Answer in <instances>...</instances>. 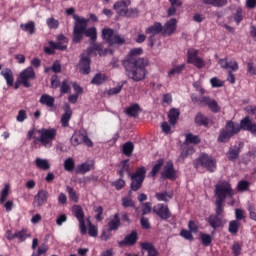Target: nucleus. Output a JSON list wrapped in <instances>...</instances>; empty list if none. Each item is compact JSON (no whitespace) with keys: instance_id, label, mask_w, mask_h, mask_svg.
Listing matches in <instances>:
<instances>
[{"instance_id":"3","label":"nucleus","mask_w":256,"mask_h":256,"mask_svg":"<svg viewBox=\"0 0 256 256\" xmlns=\"http://www.w3.org/2000/svg\"><path fill=\"white\" fill-rule=\"evenodd\" d=\"M74 19H76V23L73 29V43H81V41H83V35H85V37H89L90 41L95 43V41H97V28H87L88 20L85 18L74 16Z\"/></svg>"},{"instance_id":"64","label":"nucleus","mask_w":256,"mask_h":256,"mask_svg":"<svg viewBox=\"0 0 256 256\" xmlns=\"http://www.w3.org/2000/svg\"><path fill=\"white\" fill-rule=\"evenodd\" d=\"M94 211L96 214L95 219L96 221H102L103 220V206H95Z\"/></svg>"},{"instance_id":"25","label":"nucleus","mask_w":256,"mask_h":256,"mask_svg":"<svg viewBox=\"0 0 256 256\" xmlns=\"http://www.w3.org/2000/svg\"><path fill=\"white\" fill-rule=\"evenodd\" d=\"M108 231H118L121 227V217L119 213L114 214L113 218L107 223Z\"/></svg>"},{"instance_id":"54","label":"nucleus","mask_w":256,"mask_h":256,"mask_svg":"<svg viewBox=\"0 0 256 256\" xmlns=\"http://www.w3.org/2000/svg\"><path fill=\"white\" fill-rule=\"evenodd\" d=\"M233 17L236 25H240L241 21H243V8L238 7L233 14Z\"/></svg>"},{"instance_id":"35","label":"nucleus","mask_w":256,"mask_h":256,"mask_svg":"<svg viewBox=\"0 0 256 256\" xmlns=\"http://www.w3.org/2000/svg\"><path fill=\"white\" fill-rule=\"evenodd\" d=\"M141 111V107L139 106V104L135 103L133 105H131L130 107H128L125 111L126 115H128L129 117H139V112Z\"/></svg>"},{"instance_id":"14","label":"nucleus","mask_w":256,"mask_h":256,"mask_svg":"<svg viewBox=\"0 0 256 256\" xmlns=\"http://www.w3.org/2000/svg\"><path fill=\"white\" fill-rule=\"evenodd\" d=\"M29 79H35V70L32 66L27 67L20 73V80L24 87L29 88L31 87V83Z\"/></svg>"},{"instance_id":"48","label":"nucleus","mask_w":256,"mask_h":256,"mask_svg":"<svg viewBox=\"0 0 256 256\" xmlns=\"http://www.w3.org/2000/svg\"><path fill=\"white\" fill-rule=\"evenodd\" d=\"M20 29H22V31L29 33L30 35H33V33H35V22L30 21L26 24H21Z\"/></svg>"},{"instance_id":"62","label":"nucleus","mask_w":256,"mask_h":256,"mask_svg":"<svg viewBox=\"0 0 256 256\" xmlns=\"http://www.w3.org/2000/svg\"><path fill=\"white\" fill-rule=\"evenodd\" d=\"M124 178H119L118 180L112 182V187H115L116 191H121L125 187V180Z\"/></svg>"},{"instance_id":"57","label":"nucleus","mask_w":256,"mask_h":256,"mask_svg":"<svg viewBox=\"0 0 256 256\" xmlns=\"http://www.w3.org/2000/svg\"><path fill=\"white\" fill-rule=\"evenodd\" d=\"M88 235L90 237H97L98 235L97 226L93 225V223H91V220L89 218H88Z\"/></svg>"},{"instance_id":"17","label":"nucleus","mask_w":256,"mask_h":256,"mask_svg":"<svg viewBox=\"0 0 256 256\" xmlns=\"http://www.w3.org/2000/svg\"><path fill=\"white\" fill-rule=\"evenodd\" d=\"M201 103L203 107H208L212 113H219L221 111V106L215 100L207 96L201 97Z\"/></svg>"},{"instance_id":"9","label":"nucleus","mask_w":256,"mask_h":256,"mask_svg":"<svg viewBox=\"0 0 256 256\" xmlns=\"http://www.w3.org/2000/svg\"><path fill=\"white\" fill-rule=\"evenodd\" d=\"M187 63L194 65L197 69H203V67H205V60L199 57V50L195 48H189L187 50Z\"/></svg>"},{"instance_id":"32","label":"nucleus","mask_w":256,"mask_h":256,"mask_svg":"<svg viewBox=\"0 0 256 256\" xmlns=\"http://www.w3.org/2000/svg\"><path fill=\"white\" fill-rule=\"evenodd\" d=\"M35 165L37 169H41L42 171H49L51 169V164H49V160L47 159L36 158Z\"/></svg>"},{"instance_id":"10","label":"nucleus","mask_w":256,"mask_h":256,"mask_svg":"<svg viewBox=\"0 0 256 256\" xmlns=\"http://www.w3.org/2000/svg\"><path fill=\"white\" fill-rule=\"evenodd\" d=\"M49 201V192L45 189H40L34 196L32 205L34 209H41V207H45L47 202Z\"/></svg>"},{"instance_id":"41","label":"nucleus","mask_w":256,"mask_h":256,"mask_svg":"<svg viewBox=\"0 0 256 256\" xmlns=\"http://www.w3.org/2000/svg\"><path fill=\"white\" fill-rule=\"evenodd\" d=\"M180 114L181 113L179 112V109H176V108L170 109L169 114H168V119H169L171 125H177V119H179Z\"/></svg>"},{"instance_id":"6","label":"nucleus","mask_w":256,"mask_h":256,"mask_svg":"<svg viewBox=\"0 0 256 256\" xmlns=\"http://www.w3.org/2000/svg\"><path fill=\"white\" fill-rule=\"evenodd\" d=\"M214 194L216 197V201H225L227 197H229V199H232L233 195H235L231 184L227 181H221L216 184Z\"/></svg>"},{"instance_id":"44","label":"nucleus","mask_w":256,"mask_h":256,"mask_svg":"<svg viewBox=\"0 0 256 256\" xmlns=\"http://www.w3.org/2000/svg\"><path fill=\"white\" fill-rule=\"evenodd\" d=\"M204 5H212V7H225L227 5V0H202Z\"/></svg>"},{"instance_id":"55","label":"nucleus","mask_w":256,"mask_h":256,"mask_svg":"<svg viewBox=\"0 0 256 256\" xmlns=\"http://www.w3.org/2000/svg\"><path fill=\"white\" fill-rule=\"evenodd\" d=\"M231 251L234 256H240L241 251H243V245L239 242H234L233 245L231 246Z\"/></svg>"},{"instance_id":"12","label":"nucleus","mask_w":256,"mask_h":256,"mask_svg":"<svg viewBox=\"0 0 256 256\" xmlns=\"http://www.w3.org/2000/svg\"><path fill=\"white\" fill-rule=\"evenodd\" d=\"M152 213L157 215L162 221H167V219H171V211L169 210V206L158 203L153 206Z\"/></svg>"},{"instance_id":"29","label":"nucleus","mask_w":256,"mask_h":256,"mask_svg":"<svg viewBox=\"0 0 256 256\" xmlns=\"http://www.w3.org/2000/svg\"><path fill=\"white\" fill-rule=\"evenodd\" d=\"M0 75H2V77H4L8 87H13L15 77L13 76V71H11V69L6 68L5 70H2L0 72Z\"/></svg>"},{"instance_id":"2","label":"nucleus","mask_w":256,"mask_h":256,"mask_svg":"<svg viewBox=\"0 0 256 256\" xmlns=\"http://www.w3.org/2000/svg\"><path fill=\"white\" fill-rule=\"evenodd\" d=\"M36 133H38L37 136L35 135V128L31 129L27 133V139L31 141L33 139V145H39L41 143L42 147L51 148L53 147V141H55L57 137V129L55 128H42L36 130Z\"/></svg>"},{"instance_id":"23","label":"nucleus","mask_w":256,"mask_h":256,"mask_svg":"<svg viewBox=\"0 0 256 256\" xmlns=\"http://www.w3.org/2000/svg\"><path fill=\"white\" fill-rule=\"evenodd\" d=\"M145 33L146 35H151L152 37L159 35V33L163 35V24H161V22H154L153 25L146 28Z\"/></svg>"},{"instance_id":"24","label":"nucleus","mask_w":256,"mask_h":256,"mask_svg":"<svg viewBox=\"0 0 256 256\" xmlns=\"http://www.w3.org/2000/svg\"><path fill=\"white\" fill-rule=\"evenodd\" d=\"M95 169V165L93 163H87L84 162L82 164H79L75 168L76 175H85L86 173H89V171Z\"/></svg>"},{"instance_id":"4","label":"nucleus","mask_w":256,"mask_h":256,"mask_svg":"<svg viewBox=\"0 0 256 256\" xmlns=\"http://www.w3.org/2000/svg\"><path fill=\"white\" fill-rule=\"evenodd\" d=\"M239 133H241L239 123L228 120L225 127L220 130L217 141L218 143H229L231 138L235 137V135Z\"/></svg>"},{"instance_id":"16","label":"nucleus","mask_w":256,"mask_h":256,"mask_svg":"<svg viewBox=\"0 0 256 256\" xmlns=\"http://www.w3.org/2000/svg\"><path fill=\"white\" fill-rule=\"evenodd\" d=\"M206 222L213 228L214 231H217V229L225 225V220L221 216H217V214H211L206 218Z\"/></svg>"},{"instance_id":"58","label":"nucleus","mask_w":256,"mask_h":256,"mask_svg":"<svg viewBox=\"0 0 256 256\" xmlns=\"http://www.w3.org/2000/svg\"><path fill=\"white\" fill-rule=\"evenodd\" d=\"M251 186V183H249V181L247 180H242L240 182H238L237 185V191H249V187Z\"/></svg>"},{"instance_id":"43","label":"nucleus","mask_w":256,"mask_h":256,"mask_svg":"<svg viewBox=\"0 0 256 256\" xmlns=\"http://www.w3.org/2000/svg\"><path fill=\"white\" fill-rule=\"evenodd\" d=\"M121 17H129L135 19V17H139V10L137 8H127L126 11L120 12Z\"/></svg>"},{"instance_id":"34","label":"nucleus","mask_w":256,"mask_h":256,"mask_svg":"<svg viewBox=\"0 0 256 256\" xmlns=\"http://www.w3.org/2000/svg\"><path fill=\"white\" fill-rule=\"evenodd\" d=\"M173 67L168 71V77H175V75H181L185 69V63L180 65H174Z\"/></svg>"},{"instance_id":"59","label":"nucleus","mask_w":256,"mask_h":256,"mask_svg":"<svg viewBox=\"0 0 256 256\" xmlns=\"http://www.w3.org/2000/svg\"><path fill=\"white\" fill-rule=\"evenodd\" d=\"M195 153V149L193 147H184L181 151L180 157L181 159H187L188 155H193Z\"/></svg>"},{"instance_id":"38","label":"nucleus","mask_w":256,"mask_h":256,"mask_svg":"<svg viewBox=\"0 0 256 256\" xmlns=\"http://www.w3.org/2000/svg\"><path fill=\"white\" fill-rule=\"evenodd\" d=\"M133 151H135V145L131 141L124 143L122 146V153L126 155V157H131Z\"/></svg>"},{"instance_id":"37","label":"nucleus","mask_w":256,"mask_h":256,"mask_svg":"<svg viewBox=\"0 0 256 256\" xmlns=\"http://www.w3.org/2000/svg\"><path fill=\"white\" fill-rule=\"evenodd\" d=\"M173 197V192H157L155 194V198L157 201H164L165 203H169V200Z\"/></svg>"},{"instance_id":"50","label":"nucleus","mask_w":256,"mask_h":256,"mask_svg":"<svg viewBox=\"0 0 256 256\" xmlns=\"http://www.w3.org/2000/svg\"><path fill=\"white\" fill-rule=\"evenodd\" d=\"M11 189V186L9 184H6L4 188L1 191L0 194V204L3 205L5 201H7V197H9V191Z\"/></svg>"},{"instance_id":"53","label":"nucleus","mask_w":256,"mask_h":256,"mask_svg":"<svg viewBox=\"0 0 256 256\" xmlns=\"http://www.w3.org/2000/svg\"><path fill=\"white\" fill-rule=\"evenodd\" d=\"M122 207H124V209H127L128 207L135 209V201H133V199H131L129 196L123 197Z\"/></svg>"},{"instance_id":"20","label":"nucleus","mask_w":256,"mask_h":256,"mask_svg":"<svg viewBox=\"0 0 256 256\" xmlns=\"http://www.w3.org/2000/svg\"><path fill=\"white\" fill-rule=\"evenodd\" d=\"M79 63L80 73H82V75H89L91 73V58L82 54Z\"/></svg>"},{"instance_id":"11","label":"nucleus","mask_w":256,"mask_h":256,"mask_svg":"<svg viewBox=\"0 0 256 256\" xmlns=\"http://www.w3.org/2000/svg\"><path fill=\"white\" fill-rule=\"evenodd\" d=\"M74 217H76L79 223V229L81 235H87V226L85 225V212L83 208L79 205L73 207Z\"/></svg>"},{"instance_id":"8","label":"nucleus","mask_w":256,"mask_h":256,"mask_svg":"<svg viewBox=\"0 0 256 256\" xmlns=\"http://www.w3.org/2000/svg\"><path fill=\"white\" fill-rule=\"evenodd\" d=\"M102 39L108 45H125V37L115 33L111 28L102 29Z\"/></svg>"},{"instance_id":"1","label":"nucleus","mask_w":256,"mask_h":256,"mask_svg":"<svg viewBox=\"0 0 256 256\" xmlns=\"http://www.w3.org/2000/svg\"><path fill=\"white\" fill-rule=\"evenodd\" d=\"M139 55H143V48L131 49L126 59L122 62L127 78L136 83L145 79L147 67H149V60L141 58Z\"/></svg>"},{"instance_id":"19","label":"nucleus","mask_w":256,"mask_h":256,"mask_svg":"<svg viewBox=\"0 0 256 256\" xmlns=\"http://www.w3.org/2000/svg\"><path fill=\"white\" fill-rule=\"evenodd\" d=\"M241 149H243V143H239L238 146H231L226 153V157L228 160L232 162H236L239 159V155H241Z\"/></svg>"},{"instance_id":"46","label":"nucleus","mask_w":256,"mask_h":256,"mask_svg":"<svg viewBox=\"0 0 256 256\" xmlns=\"http://www.w3.org/2000/svg\"><path fill=\"white\" fill-rule=\"evenodd\" d=\"M239 227H241L239 221L232 220L229 222L228 231L231 233V235H237V233H239Z\"/></svg>"},{"instance_id":"47","label":"nucleus","mask_w":256,"mask_h":256,"mask_svg":"<svg viewBox=\"0 0 256 256\" xmlns=\"http://www.w3.org/2000/svg\"><path fill=\"white\" fill-rule=\"evenodd\" d=\"M64 169L68 173H73L75 171V159L69 157L64 161Z\"/></svg>"},{"instance_id":"36","label":"nucleus","mask_w":256,"mask_h":256,"mask_svg":"<svg viewBox=\"0 0 256 256\" xmlns=\"http://www.w3.org/2000/svg\"><path fill=\"white\" fill-rule=\"evenodd\" d=\"M107 75L99 72L91 80V85H103L107 81Z\"/></svg>"},{"instance_id":"33","label":"nucleus","mask_w":256,"mask_h":256,"mask_svg":"<svg viewBox=\"0 0 256 256\" xmlns=\"http://www.w3.org/2000/svg\"><path fill=\"white\" fill-rule=\"evenodd\" d=\"M185 137L184 145H199V143H201V138L192 133L186 134Z\"/></svg>"},{"instance_id":"31","label":"nucleus","mask_w":256,"mask_h":256,"mask_svg":"<svg viewBox=\"0 0 256 256\" xmlns=\"http://www.w3.org/2000/svg\"><path fill=\"white\" fill-rule=\"evenodd\" d=\"M39 103L41 105H46V107H54L55 106V98L48 94H43L40 97Z\"/></svg>"},{"instance_id":"22","label":"nucleus","mask_w":256,"mask_h":256,"mask_svg":"<svg viewBox=\"0 0 256 256\" xmlns=\"http://www.w3.org/2000/svg\"><path fill=\"white\" fill-rule=\"evenodd\" d=\"M194 123L196 127H205L206 129H209V117L201 112H198L194 117Z\"/></svg>"},{"instance_id":"52","label":"nucleus","mask_w":256,"mask_h":256,"mask_svg":"<svg viewBox=\"0 0 256 256\" xmlns=\"http://www.w3.org/2000/svg\"><path fill=\"white\" fill-rule=\"evenodd\" d=\"M200 239H201V243H202V245H204V247H209V245H211V243H213V237H211V235L206 234V233H202L200 235Z\"/></svg>"},{"instance_id":"7","label":"nucleus","mask_w":256,"mask_h":256,"mask_svg":"<svg viewBox=\"0 0 256 256\" xmlns=\"http://www.w3.org/2000/svg\"><path fill=\"white\" fill-rule=\"evenodd\" d=\"M67 43H69V38L60 34L57 36V42L50 41L49 47H45L44 51L47 55H55V50L67 51Z\"/></svg>"},{"instance_id":"60","label":"nucleus","mask_w":256,"mask_h":256,"mask_svg":"<svg viewBox=\"0 0 256 256\" xmlns=\"http://www.w3.org/2000/svg\"><path fill=\"white\" fill-rule=\"evenodd\" d=\"M180 237H183V239H186V241H193V232L187 229H182L180 231Z\"/></svg>"},{"instance_id":"27","label":"nucleus","mask_w":256,"mask_h":256,"mask_svg":"<svg viewBox=\"0 0 256 256\" xmlns=\"http://www.w3.org/2000/svg\"><path fill=\"white\" fill-rule=\"evenodd\" d=\"M147 176V168L145 166H140L136 168V171L131 174L130 179H138L139 181H145Z\"/></svg>"},{"instance_id":"28","label":"nucleus","mask_w":256,"mask_h":256,"mask_svg":"<svg viewBox=\"0 0 256 256\" xmlns=\"http://www.w3.org/2000/svg\"><path fill=\"white\" fill-rule=\"evenodd\" d=\"M64 111L65 112L61 117L62 127H69V121H71V117L73 116V110H71V106L67 105Z\"/></svg>"},{"instance_id":"63","label":"nucleus","mask_w":256,"mask_h":256,"mask_svg":"<svg viewBox=\"0 0 256 256\" xmlns=\"http://www.w3.org/2000/svg\"><path fill=\"white\" fill-rule=\"evenodd\" d=\"M49 29H58L59 28V20L55 18H48L46 21Z\"/></svg>"},{"instance_id":"49","label":"nucleus","mask_w":256,"mask_h":256,"mask_svg":"<svg viewBox=\"0 0 256 256\" xmlns=\"http://www.w3.org/2000/svg\"><path fill=\"white\" fill-rule=\"evenodd\" d=\"M131 179V184H130V189L131 191H139L141 187H143V180H138L137 178H130Z\"/></svg>"},{"instance_id":"18","label":"nucleus","mask_w":256,"mask_h":256,"mask_svg":"<svg viewBox=\"0 0 256 256\" xmlns=\"http://www.w3.org/2000/svg\"><path fill=\"white\" fill-rule=\"evenodd\" d=\"M177 31V20L175 18H172L168 20L162 29V35H168V37H171V35L175 34Z\"/></svg>"},{"instance_id":"26","label":"nucleus","mask_w":256,"mask_h":256,"mask_svg":"<svg viewBox=\"0 0 256 256\" xmlns=\"http://www.w3.org/2000/svg\"><path fill=\"white\" fill-rule=\"evenodd\" d=\"M219 65L222 69H231L232 71H239V64L237 61H227V58L220 59L219 60Z\"/></svg>"},{"instance_id":"39","label":"nucleus","mask_w":256,"mask_h":256,"mask_svg":"<svg viewBox=\"0 0 256 256\" xmlns=\"http://www.w3.org/2000/svg\"><path fill=\"white\" fill-rule=\"evenodd\" d=\"M164 164H165V160L163 158L158 159L156 161V165L153 166L150 172V176L157 177V175L159 174V171H161V167H163Z\"/></svg>"},{"instance_id":"42","label":"nucleus","mask_w":256,"mask_h":256,"mask_svg":"<svg viewBox=\"0 0 256 256\" xmlns=\"http://www.w3.org/2000/svg\"><path fill=\"white\" fill-rule=\"evenodd\" d=\"M252 124L253 121H251V118H249V116H246L240 121L239 129L240 131H249V129H251Z\"/></svg>"},{"instance_id":"51","label":"nucleus","mask_w":256,"mask_h":256,"mask_svg":"<svg viewBox=\"0 0 256 256\" xmlns=\"http://www.w3.org/2000/svg\"><path fill=\"white\" fill-rule=\"evenodd\" d=\"M223 203H225V201H221V200H216L215 201V214L218 217H221V215H223V213H225V208L223 207Z\"/></svg>"},{"instance_id":"40","label":"nucleus","mask_w":256,"mask_h":256,"mask_svg":"<svg viewBox=\"0 0 256 256\" xmlns=\"http://www.w3.org/2000/svg\"><path fill=\"white\" fill-rule=\"evenodd\" d=\"M15 237L20 241V243H23V241H27V238L31 237V234H29L27 228H23L22 230L15 232Z\"/></svg>"},{"instance_id":"45","label":"nucleus","mask_w":256,"mask_h":256,"mask_svg":"<svg viewBox=\"0 0 256 256\" xmlns=\"http://www.w3.org/2000/svg\"><path fill=\"white\" fill-rule=\"evenodd\" d=\"M70 143L72 147H78V145H81V143H83V134L74 133L70 138Z\"/></svg>"},{"instance_id":"56","label":"nucleus","mask_w":256,"mask_h":256,"mask_svg":"<svg viewBox=\"0 0 256 256\" xmlns=\"http://www.w3.org/2000/svg\"><path fill=\"white\" fill-rule=\"evenodd\" d=\"M66 191H67L71 201H74V203H77V201H79V197L77 196V192L75 191V188H73L71 186H67Z\"/></svg>"},{"instance_id":"13","label":"nucleus","mask_w":256,"mask_h":256,"mask_svg":"<svg viewBox=\"0 0 256 256\" xmlns=\"http://www.w3.org/2000/svg\"><path fill=\"white\" fill-rule=\"evenodd\" d=\"M137 241H139V233L133 230L130 234H127L122 241L118 242V247H133L137 245Z\"/></svg>"},{"instance_id":"5","label":"nucleus","mask_w":256,"mask_h":256,"mask_svg":"<svg viewBox=\"0 0 256 256\" xmlns=\"http://www.w3.org/2000/svg\"><path fill=\"white\" fill-rule=\"evenodd\" d=\"M193 165L195 169L203 167V169H206L209 173H215V169H217V160L207 153H200L199 157L193 161Z\"/></svg>"},{"instance_id":"61","label":"nucleus","mask_w":256,"mask_h":256,"mask_svg":"<svg viewBox=\"0 0 256 256\" xmlns=\"http://www.w3.org/2000/svg\"><path fill=\"white\" fill-rule=\"evenodd\" d=\"M60 93L62 94L71 93V86L69 85V82L67 80L62 81V84L60 86Z\"/></svg>"},{"instance_id":"30","label":"nucleus","mask_w":256,"mask_h":256,"mask_svg":"<svg viewBox=\"0 0 256 256\" xmlns=\"http://www.w3.org/2000/svg\"><path fill=\"white\" fill-rule=\"evenodd\" d=\"M131 5V0H121L114 4V9L116 13L121 17L122 11H127V8Z\"/></svg>"},{"instance_id":"21","label":"nucleus","mask_w":256,"mask_h":256,"mask_svg":"<svg viewBox=\"0 0 256 256\" xmlns=\"http://www.w3.org/2000/svg\"><path fill=\"white\" fill-rule=\"evenodd\" d=\"M118 167L119 170H117V175H119V177L124 178L125 174L131 175V166L129 164V159L122 160Z\"/></svg>"},{"instance_id":"15","label":"nucleus","mask_w":256,"mask_h":256,"mask_svg":"<svg viewBox=\"0 0 256 256\" xmlns=\"http://www.w3.org/2000/svg\"><path fill=\"white\" fill-rule=\"evenodd\" d=\"M162 179H169L170 181H175L177 179V172L175 171V166L173 162H167L161 172Z\"/></svg>"}]
</instances>
